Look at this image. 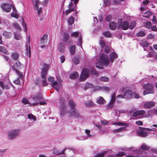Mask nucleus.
I'll return each instance as SVG.
<instances>
[{
	"label": "nucleus",
	"mask_w": 157,
	"mask_h": 157,
	"mask_svg": "<svg viewBox=\"0 0 157 157\" xmlns=\"http://www.w3.org/2000/svg\"><path fill=\"white\" fill-rule=\"evenodd\" d=\"M155 105V103L153 102L149 101L146 102L144 104V107L146 109H149Z\"/></svg>",
	"instance_id": "nucleus-17"
},
{
	"label": "nucleus",
	"mask_w": 157,
	"mask_h": 157,
	"mask_svg": "<svg viewBox=\"0 0 157 157\" xmlns=\"http://www.w3.org/2000/svg\"><path fill=\"white\" fill-rule=\"evenodd\" d=\"M136 25V22L135 21H132L130 25L129 26V29H133L135 27Z\"/></svg>",
	"instance_id": "nucleus-37"
},
{
	"label": "nucleus",
	"mask_w": 157,
	"mask_h": 157,
	"mask_svg": "<svg viewBox=\"0 0 157 157\" xmlns=\"http://www.w3.org/2000/svg\"><path fill=\"white\" fill-rule=\"evenodd\" d=\"M0 52L6 54H8L7 53H8L5 47L2 46H0Z\"/></svg>",
	"instance_id": "nucleus-33"
},
{
	"label": "nucleus",
	"mask_w": 157,
	"mask_h": 157,
	"mask_svg": "<svg viewBox=\"0 0 157 157\" xmlns=\"http://www.w3.org/2000/svg\"><path fill=\"white\" fill-rule=\"evenodd\" d=\"M33 99L35 101H38L40 100L43 99V98L41 94H38L32 96Z\"/></svg>",
	"instance_id": "nucleus-15"
},
{
	"label": "nucleus",
	"mask_w": 157,
	"mask_h": 157,
	"mask_svg": "<svg viewBox=\"0 0 157 157\" xmlns=\"http://www.w3.org/2000/svg\"><path fill=\"white\" fill-rule=\"evenodd\" d=\"M79 76V74L77 72H74L71 73L70 75V78L72 79H75Z\"/></svg>",
	"instance_id": "nucleus-22"
},
{
	"label": "nucleus",
	"mask_w": 157,
	"mask_h": 157,
	"mask_svg": "<svg viewBox=\"0 0 157 157\" xmlns=\"http://www.w3.org/2000/svg\"><path fill=\"white\" fill-rule=\"evenodd\" d=\"M125 124H126V123H121V122H116L113 124H114V125H119V126H121V125L123 126V125H124Z\"/></svg>",
	"instance_id": "nucleus-58"
},
{
	"label": "nucleus",
	"mask_w": 157,
	"mask_h": 157,
	"mask_svg": "<svg viewBox=\"0 0 157 157\" xmlns=\"http://www.w3.org/2000/svg\"><path fill=\"white\" fill-rule=\"evenodd\" d=\"M12 5L3 4L2 6V7L3 10L7 12H10L11 9Z\"/></svg>",
	"instance_id": "nucleus-13"
},
{
	"label": "nucleus",
	"mask_w": 157,
	"mask_h": 157,
	"mask_svg": "<svg viewBox=\"0 0 157 157\" xmlns=\"http://www.w3.org/2000/svg\"><path fill=\"white\" fill-rule=\"evenodd\" d=\"M65 44L64 42L60 43L58 46V50L60 52H63L64 51Z\"/></svg>",
	"instance_id": "nucleus-18"
},
{
	"label": "nucleus",
	"mask_w": 157,
	"mask_h": 157,
	"mask_svg": "<svg viewBox=\"0 0 157 157\" xmlns=\"http://www.w3.org/2000/svg\"><path fill=\"white\" fill-rule=\"evenodd\" d=\"M22 67H24V65L19 61H17L15 63V64L12 66V69L15 71L16 72L19 76V77L17 78V79L14 81V82L17 84H19L20 82V78H23V74L21 72L17 70V68L21 69Z\"/></svg>",
	"instance_id": "nucleus-1"
},
{
	"label": "nucleus",
	"mask_w": 157,
	"mask_h": 157,
	"mask_svg": "<svg viewBox=\"0 0 157 157\" xmlns=\"http://www.w3.org/2000/svg\"><path fill=\"white\" fill-rule=\"evenodd\" d=\"M92 86L91 84L89 83H87L84 87V89L85 90H87L90 87Z\"/></svg>",
	"instance_id": "nucleus-55"
},
{
	"label": "nucleus",
	"mask_w": 157,
	"mask_h": 157,
	"mask_svg": "<svg viewBox=\"0 0 157 157\" xmlns=\"http://www.w3.org/2000/svg\"><path fill=\"white\" fill-rule=\"evenodd\" d=\"M74 19L73 16H71L68 19V22L70 25H71L74 22Z\"/></svg>",
	"instance_id": "nucleus-34"
},
{
	"label": "nucleus",
	"mask_w": 157,
	"mask_h": 157,
	"mask_svg": "<svg viewBox=\"0 0 157 157\" xmlns=\"http://www.w3.org/2000/svg\"><path fill=\"white\" fill-rule=\"evenodd\" d=\"M136 124L138 125H142L143 124V122L140 121H136Z\"/></svg>",
	"instance_id": "nucleus-63"
},
{
	"label": "nucleus",
	"mask_w": 157,
	"mask_h": 157,
	"mask_svg": "<svg viewBox=\"0 0 157 157\" xmlns=\"http://www.w3.org/2000/svg\"><path fill=\"white\" fill-rule=\"evenodd\" d=\"M22 102L24 105L29 104V103L28 101V100L25 98H24L22 100Z\"/></svg>",
	"instance_id": "nucleus-56"
},
{
	"label": "nucleus",
	"mask_w": 157,
	"mask_h": 157,
	"mask_svg": "<svg viewBox=\"0 0 157 157\" xmlns=\"http://www.w3.org/2000/svg\"><path fill=\"white\" fill-rule=\"evenodd\" d=\"M140 148L143 150H148L150 148L149 146L145 144H143Z\"/></svg>",
	"instance_id": "nucleus-35"
},
{
	"label": "nucleus",
	"mask_w": 157,
	"mask_h": 157,
	"mask_svg": "<svg viewBox=\"0 0 157 157\" xmlns=\"http://www.w3.org/2000/svg\"><path fill=\"white\" fill-rule=\"evenodd\" d=\"M129 24L127 21H123L121 24H118L117 28L118 29L121 28L123 30H126L129 28Z\"/></svg>",
	"instance_id": "nucleus-10"
},
{
	"label": "nucleus",
	"mask_w": 157,
	"mask_h": 157,
	"mask_svg": "<svg viewBox=\"0 0 157 157\" xmlns=\"http://www.w3.org/2000/svg\"><path fill=\"white\" fill-rule=\"evenodd\" d=\"M125 153L124 151L119 152L118 153L115 155V156L118 157H121L125 155Z\"/></svg>",
	"instance_id": "nucleus-42"
},
{
	"label": "nucleus",
	"mask_w": 157,
	"mask_h": 157,
	"mask_svg": "<svg viewBox=\"0 0 157 157\" xmlns=\"http://www.w3.org/2000/svg\"><path fill=\"white\" fill-rule=\"evenodd\" d=\"M12 33L10 32L5 31L3 33V35L6 38H9L11 37Z\"/></svg>",
	"instance_id": "nucleus-24"
},
{
	"label": "nucleus",
	"mask_w": 157,
	"mask_h": 157,
	"mask_svg": "<svg viewBox=\"0 0 157 157\" xmlns=\"http://www.w3.org/2000/svg\"><path fill=\"white\" fill-rule=\"evenodd\" d=\"M43 68L41 69L42 72L41 73V78L43 79H46L47 75V71L48 70V65L44 64L43 65Z\"/></svg>",
	"instance_id": "nucleus-9"
},
{
	"label": "nucleus",
	"mask_w": 157,
	"mask_h": 157,
	"mask_svg": "<svg viewBox=\"0 0 157 157\" xmlns=\"http://www.w3.org/2000/svg\"><path fill=\"white\" fill-rule=\"evenodd\" d=\"M102 34L104 36L106 37H111L112 36V34L108 31L103 32L102 33Z\"/></svg>",
	"instance_id": "nucleus-29"
},
{
	"label": "nucleus",
	"mask_w": 157,
	"mask_h": 157,
	"mask_svg": "<svg viewBox=\"0 0 157 157\" xmlns=\"http://www.w3.org/2000/svg\"><path fill=\"white\" fill-rule=\"evenodd\" d=\"M70 117H74L75 118H78L81 117L78 110L77 109H74L70 110L68 112Z\"/></svg>",
	"instance_id": "nucleus-8"
},
{
	"label": "nucleus",
	"mask_w": 157,
	"mask_h": 157,
	"mask_svg": "<svg viewBox=\"0 0 157 157\" xmlns=\"http://www.w3.org/2000/svg\"><path fill=\"white\" fill-rule=\"evenodd\" d=\"M147 37L148 39H152L154 38L155 36L151 34H150L148 35Z\"/></svg>",
	"instance_id": "nucleus-59"
},
{
	"label": "nucleus",
	"mask_w": 157,
	"mask_h": 157,
	"mask_svg": "<svg viewBox=\"0 0 157 157\" xmlns=\"http://www.w3.org/2000/svg\"><path fill=\"white\" fill-rule=\"evenodd\" d=\"M11 56L13 59L15 60H17L19 57V55L18 53L15 52L12 54Z\"/></svg>",
	"instance_id": "nucleus-26"
},
{
	"label": "nucleus",
	"mask_w": 157,
	"mask_h": 157,
	"mask_svg": "<svg viewBox=\"0 0 157 157\" xmlns=\"http://www.w3.org/2000/svg\"><path fill=\"white\" fill-rule=\"evenodd\" d=\"M69 38V35L67 32H64L63 34V41H67Z\"/></svg>",
	"instance_id": "nucleus-23"
},
{
	"label": "nucleus",
	"mask_w": 157,
	"mask_h": 157,
	"mask_svg": "<svg viewBox=\"0 0 157 157\" xmlns=\"http://www.w3.org/2000/svg\"><path fill=\"white\" fill-rule=\"evenodd\" d=\"M60 59L61 61V63H63L65 60V58L64 56L62 55L60 57Z\"/></svg>",
	"instance_id": "nucleus-62"
},
{
	"label": "nucleus",
	"mask_w": 157,
	"mask_h": 157,
	"mask_svg": "<svg viewBox=\"0 0 157 157\" xmlns=\"http://www.w3.org/2000/svg\"><path fill=\"white\" fill-rule=\"evenodd\" d=\"M67 149V147H65V148H64L63 149V150H62V151H61V152H59L58 153H57L55 152H55V153L57 155H62V154H65V153H64L65 151Z\"/></svg>",
	"instance_id": "nucleus-52"
},
{
	"label": "nucleus",
	"mask_w": 157,
	"mask_h": 157,
	"mask_svg": "<svg viewBox=\"0 0 157 157\" xmlns=\"http://www.w3.org/2000/svg\"><path fill=\"white\" fill-rule=\"evenodd\" d=\"M96 67L100 69H103L104 68L103 64L100 61H98L96 62Z\"/></svg>",
	"instance_id": "nucleus-28"
},
{
	"label": "nucleus",
	"mask_w": 157,
	"mask_h": 157,
	"mask_svg": "<svg viewBox=\"0 0 157 157\" xmlns=\"http://www.w3.org/2000/svg\"><path fill=\"white\" fill-rule=\"evenodd\" d=\"M72 61L75 64L77 65L79 64L80 61L78 58L74 57L72 59Z\"/></svg>",
	"instance_id": "nucleus-36"
},
{
	"label": "nucleus",
	"mask_w": 157,
	"mask_h": 157,
	"mask_svg": "<svg viewBox=\"0 0 157 157\" xmlns=\"http://www.w3.org/2000/svg\"><path fill=\"white\" fill-rule=\"evenodd\" d=\"M104 3L105 6H108L110 5L111 1L110 0H105Z\"/></svg>",
	"instance_id": "nucleus-54"
},
{
	"label": "nucleus",
	"mask_w": 157,
	"mask_h": 157,
	"mask_svg": "<svg viewBox=\"0 0 157 157\" xmlns=\"http://www.w3.org/2000/svg\"><path fill=\"white\" fill-rule=\"evenodd\" d=\"M11 16L17 19H18L19 17V15L17 13V12H13L11 13Z\"/></svg>",
	"instance_id": "nucleus-44"
},
{
	"label": "nucleus",
	"mask_w": 157,
	"mask_h": 157,
	"mask_svg": "<svg viewBox=\"0 0 157 157\" xmlns=\"http://www.w3.org/2000/svg\"><path fill=\"white\" fill-rule=\"evenodd\" d=\"M100 61L105 66H108L109 64L108 56L104 54H102L100 57Z\"/></svg>",
	"instance_id": "nucleus-6"
},
{
	"label": "nucleus",
	"mask_w": 157,
	"mask_h": 157,
	"mask_svg": "<svg viewBox=\"0 0 157 157\" xmlns=\"http://www.w3.org/2000/svg\"><path fill=\"white\" fill-rule=\"evenodd\" d=\"M145 113V111L144 110H138L134 112L132 115V116L134 117H136L140 115H143Z\"/></svg>",
	"instance_id": "nucleus-16"
},
{
	"label": "nucleus",
	"mask_w": 157,
	"mask_h": 157,
	"mask_svg": "<svg viewBox=\"0 0 157 157\" xmlns=\"http://www.w3.org/2000/svg\"><path fill=\"white\" fill-rule=\"evenodd\" d=\"M145 33L143 31H140L136 33V35L137 37H144L145 35Z\"/></svg>",
	"instance_id": "nucleus-31"
},
{
	"label": "nucleus",
	"mask_w": 157,
	"mask_h": 157,
	"mask_svg": "<svg viewBox=\"0 0 157 157\" xmlns=\"http://www.w3.org/2000/svg\"><path fill=\"white\" fill-rule=\"evenodd\" d=\"M109 26L111 30H114L117 27V23L114 22H111L109 24Z\"/></svg>",
	"instance_id": "nucleus-20"
},
{
	"label": "nucleus",
	"mask_w": 157,
	"mask_h": 157,
	"mask_svg": "<svg viewBox=\"0 0 157 157\" xmlns=\"http://www.w3.org/2000/svg\"><path fill=\"white\" fill-rule=\"evenodd\" d=\"M100 80L101 81L105 82H108L109 80V79L108 77H100Z\"/></svg>",
	"instance_id": "nucleus-46"
},
{
	"label": "nucleus",
	"mask_w": 157,
	"mask_h": 157,
	"mask_svg": "<svg viewBox=\"0 0 157 157\" xmlns=\"http://www.w3.org/2000/svg\"><path fill=\"white\" fill-rule=\"evenodd\" d=\"M117 58L118 55L115 52L111 53L109 55L110 62L112 63H113L114 59Z\"/></svg>",
	"instance_id": "nucleus-14"
},
{
	"label": "nucleus",
	"mask_w": 157,
	"mask_h": 157,
	"mask_svg": "<svg viewBox=\"0 0 157 157\" xmlns=\"http://www.w3.org/2000/svg\"><path fill=\"white\" fill-rule=\"evenodd\" d=\"M48 81L52 82L51 85L56 90L59 92V89L62 86V84L61 83H58L56 81H54V78L53 77H49L48 78Z\"/></svg>",
	"instance_id": "nucleus-3"
},
{
	"label": "nucleus",
	"mask_w": 157,
	"mask_h": 157,
	"mask_svg": "<svg viewBox=\"0 0 157 157\" xmlns=\"http://www.w3.org/2000/svg\"><path fill=\"white\" fill-rule=\"evenodd\" d=\"M79 33L78 31H76L72 33L71 35V36L77 38L79 35Z\"/></svg>",
	"instance_id": "nucleus-39"
},
{
	"label": "nucleus",
	"mask_w": 157,
	"mask_h": 157,
	"mask_svg": "<svg viewBox=\"0 0 157 157\" xmlns=\"http://www.w3.org/2000/svg\"><path fill=\"white\" fill-rule=\"evenodd\" d=\"M99 44L101 48L102 49L105 45V43L104 40L102 39L100 40Z\"/></svg>",
	"instance_id": "nucleus-38"
},
{
	"label": "nucleus",
	"mask_w": 157,
	"mask_h": 157,
	"mask_svg": "<svg viewBox=\"0 0 157 157\" xmlns=\"http://www.w3.org/2000/svg\"><path fill=\"white\" fill-rule=\"evenodd\" d=\"M91 73L93 75H95L96 76H98L99 75V73L97 72L94 68H92L91 70Z\"/></svg>",
	"instance_id": "nucleus-40"
},
{
	"label": "nucleus",
	"mask_w": 157,
	"mask_h": 157,
	"mask_svg": "<svg viewBox=\"0 0 157 157\" xmlns=\"http://www.w3.org/2000/svg\"><path fill=\"white\" fill-rule=\"evenodd\" d=\"M110 48L108 46H106L105 47V52L107 53H108L110 51Z\"/></svg>",
	"instance_id": "nucleus-60"
},
{
	"label": "nucleus",
	"mask_w": 157,
	"mask_h": 157,
	"mask_svg": "<svg viewBox=\"0 0 157 157\" xmlns=\"http://www.w3.org/2000/svg\"><path fill=\"white\" fill-rule=\"evenodd\" d=\"M64 98L63 97H61L59 100V103L60 104V111L61 115H64L65 113L67 112L66 111V107L64 105Z\"/></svg>",
	"instance_id": "nucleus-4"
},
{
	"label": "nucleus",
	"mask_w": 157,
	"mask_h": 157,
	"mask_svg": "<svg viewBox=\"0 0 157 157\" xmlns=\"http://www.w3.org/2000/svg\"><path fill=\"white\" fill-rule=\"evenodd\" d=\"M85 105L86 106L88 107H91L95 105L94 104L91 100L87 101L86 102Z\"/></svg>",
	"instance_id": "nucleus-25"
},
{
	"label": "nucleus",
	"mask_w": 157,
	"mask_h": 157,
	"mask_svg": "<svg viewBox=\"0 0 157 157\" xmlns=\"http://www.w3.org/2000/svg\"><path fill=\"white\" fill-rule=\"evenodd\" d=\"M126 127L127 126H126V127H121V128H119L118 129L114 130H113V132L114 133H116L118 132H121L123 130H125Z\"/></svg>",
	"instance_id": "nucleus-41"
},
{
	"label": "nucleus",
	"mask_w": 157,
	"mask_h": 157,
	"mask_svg": "<svg viewBox=\"0 0 157 157\" xmlns=\"http://www.w3.org/2000/svg\"><path fill=\"white\" fill-rule=\"evenodd\" d=\"M105 154V152H102L101 153L98 154L95 156L94 157H104V155Z\"/></svg>",
	"instance_id": "nucleus-48"
},
{
	"label": "nucleus",
	"mask_w": 157,
	"mask_h": 157,
	"mask_svg": "<svg viewBox=\"0 0 157 157\" xmlns=\"http://www.w3.org/2000/svg\"><path fill=\"white\" fill-rule=\"evenodd\" d=\"M116 95L115 93H113L112 94L111 98V101L112 102H114L115 101Z\"/></svg>",
	"instance_id": "nucleus-47"
},
{
	"label": "nucleus",
	"mask_w": 157,
	"mask_h": 157,
	"mask_svg": "<svg viewBox=\"0 0 157 157\" xmlns=\"http://www.w3.org/2000/svg\"><path fill=\"white\" fill-rule=\"evenodd\" d=\"M86 133L87 134L88 137H90L91 136V135L90 134V131L86 129L85 130Z\"/></svg>",
	"instance_id": "nucleus-64"
},
{
	"label": "nucleus",
	"mask_w": 157,
	"mask_h": 157,
	"mask_svg": "<svg viewBox=\"0 0 157 157\" xmlns=\"http://www.w3.org/2000/svg\"><path fill=\"white\" fill-rule=\"evenodd\" d=\"M112 18V16L111 14L108 15L106 17V20L107 22H110Z\"/></svg>",
	"instance_id": "nucleus-51"
},
{
	"label": "nucleus",
	"mask_w": 157,
	"mask_h": 157,
	"mask_svg": "<svg viewBox=\"0 0 157 157\" xmlns=\"http://www.w3.org/2000/svg\"><path fill=\"white\" fill-rule=\"evenodd\" d=\"M153 85L152 83H147L144 85L143 88L145 90L143 92V95H146L148 94H153L155 91L153 88Z\"/></svg>",
	"instance_id": "nucleus-2"
},
{
	"label": "nucleus",
	"mask_w": 157,
	"mask_h": 157,
	"mask_svg": "<svg viewBox=\"0 0 157 157\" xmlns=\"http://www.w3.org/2000/svg\"><path fill=\"white\" fill-rule=\"evenodd\" d=\"M13 26L16 29L19 30H21V28L20 27L19 25L17 23H14L13 24Z\"/></svg>",
	"instance_id": "nucleus-57"
},
{
	"label": "nucleus",
	"mask_w": 157,
	"mask_h": 157,
	"mask_svg": "<svg viewBox=\"0 0 157 157\" xmlns=\"http://www.w3.org/2000/svg\"><path fill=\"white\" fill-rule=\"evenodd\" d=\"M89 72L90 71L88 69H83L80 77V80L83 81L85 80L89 77Z\"/></svg>",
	"instance_id": "nucleus-7"
},
{
	"label": "nucleus",
	"mask_w": 157,
	"mask_h": 157,
	"mask_svg": "<svg viewBox=\"0 0 157 157\" xmlns=\"http://www.w3.org/2000/svg\"><path fill=\"white\" fill-rule=\"evenodd\" d=\"M114 103V102H112L110 101L107 105V109H110L112 108L113 106Z\"/></svg>",
	"instance_id": "nucleus-50"
},
{
	"label": "nucleus",
	"mask_w": 157,
	"mask_h": 157,
	"mask_svg": "<svg viewBox=\"0 0 157 157\" xmlns=\"http://www.w3.org/2000/svg\"><path fill=\"white\" fill-rule=\"evenodd\" d=\"M28 118L29 119H33L34 120H36V117L32 114H29L28 116Z\"/></svg>",
	"instance_id": "nucleus-53"
},
{
	"label": "nucleus",
	"mask_w": 157,
	"mask_h": 157,
	"mask_svg": "<svg viewBox=\"0 0 157 157\" xmlns=\"http://www.w3.org/2000/svg\"><path fill=\"white\" fill-rule=\"evenodd\" d=\"M43 86H45L48 85V83L46 81V79H43L42 80Z\"/></svg>",
	"instance_id": "nucleus-61"
},
{
	"label": "nucleus",
	"mask_w": 157,
	"mask_h": 157,
	"mask_svg": "<svg viewBox=\"0 0 157 157\" xmlns=\"http://www.w3.org/2000/svg\"><path fill=\"white\" fill-rule=\"evenodd\" d=\"M144 128L141 127L139 131L137 132L138 135L143 137H146L148 135L147 132L144 130Z\"/></svg>",
	"instance_id": "nucleus-12"
},
{
	"label": "nucleus",
	"mask_w": 157,
	"mask_h": 157,
	"mask_svg": "<svg viewBox=\"0 0 157 157\" xmlns=\"http://www.w3.org/2000/svg\"><path fill=\"white\" fill-rule=\"evenodd\" d=\"M20 132L19 129L13 130L9 132L8 136L10 139L13 140L16 137Z\"/></svg>",
	"instance_id": "nucleus-5"
},
{
	"label": "nucleus",
	"mask_w": 157,
	"mask_h": 157,
	"mask_svg": "<svg viewBox=\"0 0 157 157\" xmlns=\"http://www.w3.org/2000/svg\"><path fill=\"white\" fill-rule=\"evenodd\" d=\"M38 104H39L40 105H44L46 104V103L45 101H41L38 103H35L32 104V105H37Z\"/></svg>",
	"instance_id": "nucleus-49"
},
{
	"label": "nucleus",
	"mask_w": 157,
	"mask_h": 157,
	"mask_svg": "<svg viewBox=\"0 0 157 157\" xmlns=\"http://www.w3.org/2000/svg\"><path fill=\"white\" fill-rule=\"evenodd\" d=\"M48 37L47 34H45L41 38L40 40V43L41 44H43L44 42L46 39H47Z\"/></svg>",
	"instance_id": "nucleus-32"
},
{
	"label": "nucleus",
	"mask_w": 157,
	"mask_h": 157,
	"mask_svg": "<svg viewBox=\"0 0 157 157\" xmlns=\"http://www.w3.org/2000/svg\"><path fill=\"white\" fill-rule=\"evenodd\" d=\"M152 15V13L150 11H147L143 13L142 16L143 17H144L147 18H148L150 16Z\"/></svg>",
	"instance_id": "nucleus-27"
},
{
	"label": "nucleus",
	"mask_w": 157,
	"mask_h": 157,
	"mask_svg": "<svg viewBox=\"0 0 157 157\" xmlns=\"http://www.w3.org/2000/svg\"><path fill=\"white\" fill-rule=\"evenodd\" d=\"M15 39L16 40H20L21 39V37L20 34L17 33H14Z\"/></svg>",
	"instance_id": "nucleus-43"
},
{
	"label": "nucleus",
	"mask_w": 157,
	"mask_h": 157,
	"mask_svg": "<svg viewBox=\"0 0 157 157\" xmlns=\"http://www.w3.org/2000/svg\"><path fill=\"white\" fill-rule=\"evenodd\" d=\"M75 49L76 46L75 45H72L69 47V49L71 55H73L75 54Z\"/></svg>",
	"instance_id": "nucleus-21"
},
{
	"label": "nucleus",
	"mask_w": 157,
	"mask_h": 157,
	"mask_svg": "<svg viewBox=\"0 0 157 157\" xmlns=\"http://www.w3.org/2000/svg\"><path fill=\"white\" fill-rule=\"evenodd\" d=\"M152 24L151 22H147L146 24V28L150 29H151L152 27Z\"/></svg>",
	"instance_id": "nucleus-45"
},
{
	"label": "nucleus",
	"mask_w": 157,
	"mask_h": 157,
	"mask_svg": "<svg viewBox=\"0 0 157 157\" xmlns=\"http://www.w3.org/2000/svg\"><path fill=\"white\" fill-rule=\"evenodd\" d=\"M133 96V92L131 90H127L124 93V98L130 99L132 98Z\"/></svg>",
	"instance_id": "nucleus-11"
},
{
	"label": "nucleus",
	"mask_w": 157,
	"mask_h": 157,
	"mask_svg": "<svg viewBox=\"0 0 157 157\" xmlns=\"http://www.w3.org/2000/svg\"><path fill=\"white\" fill-rule=\"evenodd\" d=\"M68 104L71 107L70 110H72L74 109H75V107L76 106V105L72 100H70L69 101Z\"/></svg>",
	"instance_id": "nucleus-19"
},
{
	"label": "nucleus",
	"mask_w": 157,
	"mask_h": 157,
	"mask_svg": "<svg viewBox=\"0 0 157 157\" xmlns=\"http://www.w3.org/2000/svg\"><path fill=\"white\" fill-rule=\"evenodd\" d=\"M97 102L100 105H102L105 102V101L101 97H100L97 100Z\"/></svg>",
	"instance_id": "nucleus-30"
}]
</instances>
